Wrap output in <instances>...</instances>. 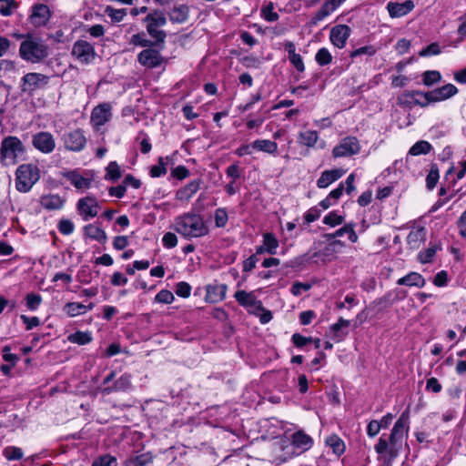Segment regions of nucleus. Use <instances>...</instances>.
Wrapping results in <instances>:
<instances>
[{"label":"nucleus","mask_w":466,"mask_h":466,"mask_svg":"<svg viewBox=\"0 0 466 466\" xmlns=\"http://www.w3.org/2000/svg\"><path fill=\"white\" fill-rule=\"evenodd\" d=\"M458 93V88L452 84H447L428 92V98L435 103L447 100Z\"/></svg>","instance_id":"f3484780"},{"label":"nucleus","mask_w":466,"mask_h":466,"mask_svg":"<svg viewBox=\"0 0 466 466\" xmlns=\"http://www.w3.org/2000/svg\"><path fill=\"white\" fill-rule=\"evenodd\" d=\"M25 146L20 138L8 136L1 142L0 162L5 167L15 166L25 159Z\"/></svg>","instance_id":"7ed1b4c3"},{"label":"nucleus","mask_w":466,"mask_h":466,"mask_svg":"<svg viewBox=\"0 0 466 466\" xmlns=\"http://www.w3.org/2000/svg\"><path fill=\"white\" fill-rule=\"evenodd\" d=\"M426 240V230L424 228H414L407 237V244L411 249H418Z\"/></svg>","instance_id":"cd10ccee"},{"label":"nucleus","mask_w":466,"mask_h":466,"mask_svg":"<svg viewBox=\"0 0 466 466\" xmlns=\"http://www.w3.org/2000/svg\"><path fill=\"white\" fill-rule=\"evenodd\" d=\"M226 284H209L206 288L205 299L209 303H217L222 301L226 298L227 293Z\"/></svg>","instance_id":"aec40b11"},{"label":"nucleus","mask_w":466,"mask_h":466,"mask_svg":"<svg viewBox=\"0 0 466 466\" xmlns=\"http://www.w3.org/2000/svg\"><path fill=\"white\" fill-rule=\"evenodd\" d=\"M344 174L345 171L341 168L325 170L321 173L320 177L317 180V187L319 188H326L333 182L339 179Z\"/></svg>","instance_id":"4be33fe9"},{"label":"nucleus","mask_w":466,"mask_h":466,"mask_svg":"<svg viewBox=\"0 0 466 466\" xmlns=\"http://www.w3.org/2000/svg\"><path fill=\"white\" fill-rule=\"evenodd\" d=\"M262 243L263 248L266 249V253L270 255L277 254V249L279 246V242L272 233H264Z\"/></svg>","instance_id":"f704fd0d"},{"label":"nucleus","mask_w":466,"mask_h":466,"mask_svg":"<svg viewBox=\"0 0 466 466\" xmlns=\"http://www.w3.org/2000/svg\"><path fill=\"white\" fill-rule=\"evenodd\" d=\"M337 9L338 7L331 0H325L319 10L312 16L311 23L313 25H317L319 22L330 15Z\"/></svg>","instance_id":"c85d7f7f"},{"label":"nucleus","mask_w":466,"mask_h":466,"mask_svg":"<svg viewBox=\"0 0 466 466\" xmlns=\"http://www.w3.org/2000/svg\"><path fill=\"white\" fill-rule=\"evenodd\" d=\"M440 178L439 168L436 164L431 166V170L426 177V186L430 190H432L437 185Z\"/></svg>","instance_id":"c03bdc74"},{"label":"nucleus","mask_w":466,"mask_h":466,"mask_svg":"<svg viewBox=\"0 0 466 466\" xmlns=\"http://www.w3.org/2000/svg\"><path fill=\"white\" fill-rule=\"evenodd\" d=\"M315 59L319 66H326L331 63L332 56L327 48L322 47L317 52Z\"/></svg>","instance_id":"de8ad7c7"},{"label":"nucleus","mask_w":466,"mask_h":466,"mask_svg":"<svg viewBox=\"0 0 466 466\" xmlns=\"http://www.w3.org/2000/svg\"><path fill=\"white\" fill-rule=\"evenodd\" d=\"M325 443L332 450V452L336 456L342 455L346 451L345 442L337 434H331L328 436L325 440Z\"/></svg>","instance_id":"c756f323"},{"label":"nucleus","mask_w":466,"mask_h":466,"mask_svg":"<svg viewBox=\"0 0 466 466\" xmlns=\"http://www.w3.org/2000/svg\"><path fill=\"white\" fill-rule=\"evenodd\" d=\"M106 174L105 176V178L107 180L116 181L121 177V169L119 165L112 161L108 164V166L106 168Z\"/></svg>","instance_id":"a18cd8bd"},{"label":"nucleus","mask_w":466,"mask_h":466,"mask_svg":"<svg viewBox=\"0 0 466 466\" xmlns=\"http://www.w3.org/2000/svg\"><path fill=\"white\" fill-rule=\"evenodd\" d=\"M137 61L143 66L154 68L161 65L162 56L157 50L147 48L138 54Z\"/></svg>","instance_id":"dca6fc26"},{"label":"nucleus","mask_w":466,"mask_h":466,"mask_svg":"<svg viewBox=\"0 0 466 466\" xmlns=\"http://www.w3.org/2000/svg\"><path fill=\"white\" fill-rule=\"evenodd\" d=\"M68 340L78 345H85L92 340V336L89 332L76 331L68 336Z\"/></svg>","instance_id":"79ce46f5"},{"label":"nucleus","mask_w":466,"mask_h":466,"mask_svg":"<svg viewBox=\"0 0 466 466\" xmlns=\"http://www.w3.org/2000/svg\"><path fill=\"white\" fill-rule=\"evenodd\" d=\"M152 461V457L148 454H141L130 461L131 466H146Z\"/></svg>","instance_id":"338daca9"},{"label":"nucleus","mask_w":466,"mask_h":466,"mask_svg":"<svg viewBox=\"0 0 466 466\" xmlns=\"http://www.w3.org/2000/svg\"><path fill=\"white\" fill-rule=\"evenodd\" d=\"M128 44L133 46H141V47H150L153 45L152 41L148 40L146 37V34L143 32L133 35L129 38Z\"/></svg>","instance_id":"ea45409f"},{"label":"nucleus","mask_w":466,"mask_h":466,"mask_svg":"<svg viewBox=\"0 0 466 466\" xmlns=\"http://www.w3.org/2000/svg\"><path fill=\"white\" fill-rule=\"evenodd\" d=\"M99 203L95 197L86 196L80 198L76 203V209L84 221H87L97 216Z\"/></svg>","instance_id":"9b49d317"},{"label":"nucleus","mask_w":466,"mask_h":466,"mask_svg":"<svg viewBox=\"0 0 466 466\" xmlns=\"http://www.w3.org/2000/svg\"><path fill=\"white\" fill-rule=\"evenodd\" d=\"M144 22L147 23V31L157 42L163 43L167 37L166 32L160 28L166 25L167 17L160 10H154L149 13Z\"/></svg>","instance_id":"0eeeda50"},{"label":"nucleus","mask_w":466,"mask_h":466,"mask_svg":"<svg viewBox=\"0 0 466 466\" xmlns=\"http://www.w3.org/2000/svg\"><path fill=\"white\" fill-rule=\"evenodd\" d=\"M343 222L344 218L340 215H338L335 211L329 212L323 218V223L330 227H336L342 224Z\"/></svg>","instance_id":"3c124183"},{"label":"nucleus","mask_w":466,"mask_h":466,"mask_svg":"<svg viewBox=\"0 0 466 466\" xmlns=\"http://www.w3.org/2000/svg\"><path fill=\"white\" fill-rule=\"evenodd\" d=\"M3 453L9 461L20 460L24 455L23 451L20 448L14 446L5 448Z\"/></svg>","instance_id":"603ef678"},{"label":"nucleus","mask_w":466,"mask_h":466,"mask_svg":"<svg viewBox=\"0 0 466 466\" xmlns=\"http://www.w3.org/2000/svg\"><path fill=\"white\" fill-rule=\"evenodd\" d=\"M20 318L25 325L26 330H30L40 325V319L38 317H27L26 315H21Z\"/></svg>","instance_id":"69168bd1"},{"label":"nucleus","mask_w":466,"mask_h":466,"mask_svg":"<svg viewBox=\"0 0 466 466\" xmlns=\"http://www.w3.org/2000/svg\"><path fill=\"white\" fill-rule=\"evenodd\" d=\"M377 49L373 46H365L353 50L350 56L354 59L360 56H372L376 54Z\"/></svg>","instance_id":"8fccbe9b"},{"label":"nucleus","mask_w":466,"mask_h":466,"mask_svg":"<svg viewBox=\"0 0 466 466\" xmlns=\"http://www.w3.org/2000/svg\"><path fill=\"white\" fill-rule=\"evenodd\" d=\"M105 14L111 18L112 22L119 23L127 15V9H116L108 5L105 8Z\"/></svg>","instance_id":"37998d69"},{"label":"nucleus","mask_w":466,"mask_h":466,"mask_svg":"<svg viewBox=\"0 0 466 466\" xmlns=\"http://www.w3.org/2000/svg\"><path fill=\"white\" fill-rule=\"evenodd\" d=\"M228 217L225 208H218L215 211V223L218 228H223L228 222Z\"/></svg>","instance_id":"6e6d98bb"},{"label":"nucleus","mask_w":466,"mask_h":466,"mask_svg":"<svg viewBox=\"0 0 466 466\" xmlns=\"http://www.w3.org/2000/svg\"><path fill=\"white\" fill-rule=\"evenodd\" d=\"M40 179V169L35 164H22L15 171V188L22 193L30 191Z\"/></svg>","instance_id":"423d86ee"},{"label":"nucleus","mask_w":466,"mask_h":466,"mask_svg":"<svg viewBox=\"0 0 466 466\" xmlns=\"http://www.w3.org/2000/svg\"><path fill=\"white\" fill-rule=\"evenodd\" d=\"M62 139L65 147L70 151H81L86 144V138L84 132L80 129H76L64 134Z\"/></svg>","instance_id":"f8f14e48"},{"label":"nucleus","mask_w":466,"mask_h":466,"mask_svg":"<svg viewBox=\"0 0 466 466\" xmlns=\"http://www.w3.org/2000/svg\"><path fill=\"white\" fill-rule=\"evenodd\" d=\"M201 180L195 179L187 183L185 187L178 189L176 193V198L179 201H189V199L198 191L200 188Z\"/></svg>","instance_id":"393cba45"},{"label":"nucleus","mask_w":466,"mask_h":466,"mask_svg":"<svg viewBox=\"0 0 466 466\" xmlns=\"http://www.w3.org/2000/svg\"><path fill=\"white\" fill-rule=\"evenodd\" d=\"M158 162V165L153 166L150 169V176L152 177H159L167 173L164 158L159 157Z\"/></svg>","instance_id":"13d9d810"},{"label":"nucleus","mask_w":466,"mask_h":466,"mask_svg":"<svg viewBox=\"0 0 466 466\" xmlns=\"http://www.w3.org/2000/svg\"><path fill=\"white\" fill-rule=\"evenodd\" d=\"M41 206L47 210H57L63 208L64 200L58 195H46L41 198Z\"/></svg>","instance_id":"7c9ffc66"},{"label":"nucleus","mask_w":466,"mask_h":466,"mask_svg":"<svg viewBox=\"0 0 466 466\" xmlns=\"http://www.w3.org/2000/svg\"><path fill=\"white\" fill-rule=\"evenodd\" d=\"M84 236L86 238L96 240L97 242L104 244L107 240L106 231L99 227L97 224H87L83 228Z\"/></svg>","instance_id":"a878e982"},{"label":"nucleus","mask_w":466,"mask_h":466,"mask_svg":"<svg viewBox=\"0 0 466 466\" xmlns=\"http://www.w3.org/2000/svg\"><path fill=\"white\" fill-rule=\"evenodd\" d=\"M436 253V248L431 247L428 248L425 251L419 253V260L422 263H429L431 261L432 258L434 257Z\"/></svg>","instance_id":"0e129e2a"},{"label":"nucleus","mask_w":466,"mask_h":466,"mask_svg":"<svg viewBox=\"0 0 466 466\" xmlns=\"http://www.w3.org/2000/svg\"><path fill=\"white\" fill-rule=\"evenodd\" d=\"M431 145L425 140L416 142L409 150L411 156L426 155L431 150Z\"/></svg>","instance_id":"4c0bfd02"},{"label":"nucleus","mask_w":466,"mask_h":466,"mask_svg":"<svg viewBox=\"0 0 466 466\" xmlns=\"http://www.w3.org/2000/svg\"><path fill=\"white\" fill-rule=\"evenodd\" d=\"M441 75L437 70H428L422 74V82L427 86H431L434 84L441 82Z\"/></svg>","instance_id":"a19ab883"},{"label":"nucleus","mask_w":466,"mask_h":466,"mask_svg":"<svg viewBox=\"0 0 466 466\" xmlns=\"http://www.w3.org/2000/svg\"><path fill=\"white\" fill-rule=\"evenodd\" d=\"M319 135L317 131L314 130H307L304 132H300L299 135V142L306 146L308 147H315L318 142Z\"/></svg>","instance_id":"c9c22d12"},{"label":"nucleus","mask_w":466,"mask_h":466,"mask_svg":"<svg viewBox=\"0 0 466 466\" xmlns=\"http://www.w3.org/2000/svg\"><path fill=\"white\" fill-rule=\"evenodd\" d=\"M72 56L83 65H89L96 57V52L92 44L86 40H77L71 50Z\"/></svg>","instance_id":"6e6552de"},{"label":"nucleus","mask_w":466,"mask_h":466,"mask_svg":"<svg viewBox=\"0 0 466 466\" xmlns=\"http://www.w3.org/2000/svg\"><path fill=\"white\" fill-rule=\"evenodd\" d=\"M254 150L274 155L278 150V144L268 139H257L253 141Z\"/></svg>","instance_id":"473e14b6"},{"label":"nucleus","mask_w":466,"mask_h":466,"mask_svg":"<svg viewBox=\"0 0 466 466\" xmlns=\"http://www.w3.org/2000/svg\"><path fill=\"white\" fill-rule=\"evenodd\" d=\"M289 60L298 72L302 73L305 71V65L299 54L289 57Z\"/></svg>","instance_id":"774afa93"},{"label":"nucleus","mask_w":466,"mask_h":466,"mask_svg":"<svg viewBox=\"0 0 466 466\" xmlns=\"http://www.w3.org/2000/svg\"><path fill=\"white\" fill-rule=\"evenodd\" d=\"M350 33L351 29L347 25H335L330 29L329 40L336 47L341 49L346 46Z\"/></svg>","instance_id":"2eb2a0df"},{"label":"nucleus","mask_w":466,"mask_h":466,"mask_svg":"<svg viewBox=\"0 0 466 466\" xmlns=\"http://www.w3.org/2000/svg\"><path fill=\"white\" fill-rule=\"evenodd\" d=\"M21 57L31 63H38L48 56V46L40 38L27 35L19 48Z\"/></svg>","instance_id":"39448f33"},{"label":"nucleus","mask_w":466,"mask_h":466,"mask_svg":"<svg viewBox=\"0 0 466 466\" xmlns=\"http://www.w3.org/2000/svg\"><path fill=\"white\" fill-rule=\"evenodd\" d=\"M414 6V3L411 0H406L403 3L389 2L387 4V10L390 17L397 18L411 12Z\"/></svg>","instance_id":"6ab92c4d"},{"label":"nucleus","mask_w":466,"mask_h":466,"mask_svg":"<svg viewBox=\"0 0 466 466\" xmlns=\"http://www.w3.org/2000/svg\"><path fill=\"white\" fill-rule=\"evenodd\" d=\"M175 299L173 293L167 289L160 290L155 297V300L158 303L171 304Z\"/></svg>","instance_id":"864d4df0"},{"label":"nucleus","mask_w":466,"mask_h":466,"mask_svg":"<svg viewBox=\"0 0 466 466\" xmlns=\"http://www.w3.org/2000/svg\"><path fill=\"white\" fill-rule=\"evenodd\" d=\"M426 280L419 272L411 271L397 280V285L410 288H423Z\"/></svg>","instance_id":"b1692460"},{"label":"nucleus","mask_w":466,"mask_h":466,"mask_svg":"<svg viewBox=\"0 0 466 466\" xmlns=\"http://www.w3.org/2000/svg\"><path fill=\"white\" fill-rule=\"evenodd\" d=\"M310 289V284L296 281L292 284L290 291L294 296H299L303 291L309 290Z\"/></svg>","instance_id":"e2e57ef3"},{"label":"nucleus","mask_w":466,"mask_h":466,"mask_svg":"<svg viewBox=\"0 0 466 466\" xmlns=\"http://www.w3.org/2000/svg\"><path fill=\"white\" fill-rule=\"evenodd\" d=\"M410 430V412L403 411L394 423L389 435L382 434L374 446L380 466H392L400 455Z\"/></svg>","instance_id":"f257e3e1"},{"label":"nucleus","mask_w":466,"mask_h":466,"mask_svg":"<svg viewBox=\"0 0 466 466\" xmlns=\"http://www.w3.org/2000/svg\"><path fill=\"white\" fill-rule=\"evenodd\" d=\"M64 311L69 317H76L86 313L85 304L79 302H68L64 307Z\"/></svg>","instance_id":"58836bf2"},{"label":"nucleus","mask_w":466,"mask_h":466,"mask_svg":"<svg viewBox=\"0 0 466 466\" xmlns=\"http://www.w3.org/2000/svg\"><path fill=\"white\" fill-rule=\"evenodd\" d=\"M360 151V145L355 137H346L332 149L334 158L348 157L358 154Z\"/></svg>","instance_id":"9d476101"},{"label":"nucleus","mask_w":466,"mask_h":466,"mask_svg":"<svg viewBox=\"0 0 466 466\" xmlns=\"http://www.w3.org/2000/svg\"><path fill=\"white\" fill-rule=\"evenodd\" d=\"M50 18V10L47 5L39 4L33 7L31 22L35 26L45 25Z\"/></svg>","instance_id":"5701e85b"},{"label":"nucleus","mask_w":466,"mask_h":466,"mask_svg":"<svg viewBox=\"0 0 466 466\" xmlns=\"http://www.w3.org/2000/svg\"><path fill=\"white\" fill-rule=\"evenodd\" d=\"M441 47L438 43H431L427 47L423 48L420 51L419 55L420 56H437L441 54Z\"/></svg>","instance_id":"bf43d9fd"},{"label":"nucleus","mask_w":466,"mask_h":466,"mask_svg":"<svg viewBox=\"0 0 466 466\" xmlns=\"http://www.w3.org/2000/svg\"><path fill=\"white\" fill-rule=\"evenodd\" d=\"M64 177L77 189L86 190L91 187L92 178L81 175L76 170L69 171L66 173Z\"/></svg>","instance_id":"412c9836"},{"label":"nucleus","mask_w":466,"mask_h":466,"mask_svg":"<svg viewBox=\"0 0 466 466\" xmlns=\"http://www.w3.org/2000/svg\"><path fill=\"white\" fill-rule=\"evenodd\" d=\"M174 229L185 238H201L208 234V227L200 215L185 213L175 218Z\"/></svg>","instance_id":"f03ea898"},{"label":"nucleus","mask_w":466,"mask_h":466,"mask_svg":"<svg viewBox=\"0 0 466 466\" xmlns=\"http://www.w3.org/2000/svg\"><path fill=\"white\" fill-rule=\"evenodd\" d=\"M91 466H117V461L115 456L105 454L96 458Z\"/></svg>","instance_id":"49530a36"},{"label":"nucleus","mask_w":466,"mask_h":466,"mask_svg":"<svg viewBox=\"0 0 466 466\" xmlns=\"http://www.w3.org/2000/svg\"><path fill=\"white\" fill-rule=\"evenodd\" d=\"M176 294L181 298H188L191 293V286L185 281L178 282L176 286Z\"/></svg>","instance_id":"4d7b16f0"},{"label":"nucleus","mask_w":466,"mask_h":466,"mask_svg":"<svg viewBox=\"0 0 466 466\" xmlns=\"http://www.w3.org/2000/svg\"><path fill=\"white\" fill-rule=\"evenodd\" d=\"M290 441L293 448L298 451V452H294L293 455H299L309 451L313 446L314 442L313 439L301 430L294 432L290 436Z\"/></svg>","instance_id":"4468645a"},{"label":"nucleus","mask_w":466,"mask_h":466,"mask_svg":"<svg viewBox=\"0 0 466 466\" xmlns=\"http://www.w3.org/2000/svg\"><path fill=\"white\" fill-rule=\"evenodd\" d=\"M403 96L408 99L412 100L414 104L419 105L421 107L428 106L431 103H434L428 98V92H421L417 90L406 91Z\"/></svg>","instance_id":"2f4dec72"},{"label":"nucleus","mask_w":466,"mask_h":466,"mask_svg":"<svg viewBox=\"0 0 466 466\" xmlns=\"http://www.w3.org/2000/svg\"><path fill=\"white\" fill-rule=\"evenodd\" d=\"M345 248V243L341 240H333L326 245L322 249V256L329 260L332 259L336 254L340 253Z\"/></svg>","instance_id":"72a5a7b5"},{"label":"nucleus","mask_w":466,"mask_h":466,"mask_svg":"<svg viewBox=\"0 0 466 466\" xmlns=\"http://www.w3.org/2000/svg\"><path fill=\"white\" fill-rule=\"evenodd\" d=\"M163 246L167 248H172L177 244V238L175 233L167 232L162 238Z\"/></svg>","instance_id":"680f3d73"},{"label":"nucleus","mask_w":466,"mask_h":466,"mask_svg":"<svg viewBox=\"0 0 466 466\" xmlns=\"http://www.w3.org/2000/svg\"><path fill=\"white\" fill-rule=\"evenodd\" d=\"M49 83V76L40 73H27L21 78L20 89L23 93L33 94Z\"/></svg>","instance_id":"1a4fd4ad"},{"label":"nucleus","mask_w":466,"mask_h":466,"mask_svg":"<svg viewBox=\"0 0 466 466\" xmlns=\"http://www.w3.org/2000/svg\"><path fill=\"white\" fill-rule=\"evenodd\" d=\"M42 303V297L39 294L29 293L25 297V304L28 309L35 311Z\"/></svg>","instance_id":"09e8293b"},{"label":"nucleus","mask_w":466,"mask_h":466,"mask_svg":"<svg viewBox=\"0 0 466 466\" xmlns=\"http://www.w3.org/2000/svg\"><path fill=\"white\" fill-rule=\"evenodd\" d=\"M132 376L128 373H125L120 376L112 386H106L104 388V393H111L113 391H126L131 389L132 386Z\"/></svg>","instance_id":"bb28decb"},{"label":"nucleus","mask_w":466,"mask_h":466,"mask_svg":"<svg viewBox=\"0 0 466 466\" xmlns=\"http://www.w3.org/2000/svg\"><path fill=\"white\" fill-rule=\"evenodd\" d=\"M32 144L37 150L44 154L53 152L56 147V141L53 135L46 131L34 135Z\"/></svg>","instance_id":"ddd939ff"},{"label":"nucleus","mask_w":466,"mask_h":466,"mask_svg":"<svg viewBox=\"0 0 466 466\" xmlns=\"http://www.w3.org/2000/svg\"><path fill=\"white\" fill-rule=\"evenodd\" d=\"M170 20L175 23H184L188 17V8L186 5L175 7L169 15Z\"/></svg>","instance_id":"e433bc0d"},{"label":"nucleus","mask_w":466,"mask_h":466,"mask_svg":"<svg viewBox=\"0 0 466 466\" xmlns=\"http://www.w3.org/2000/svg\"><path fill=\"white\" fill-rule=\"evenodd\" d=\"M237 302L244 307L249 313L259 317L262 324H267L272 319V313L266 309L262 302L257 299L254 292L246 290H238L234 295Z\"/></svg>","instance_id":"20e7f679"},{"label":"nucleus","mask_w":466,"mask_h":466,"mask_svg":"<svg viewBox=\"0 0 466 466\" xmlns=\"http://www.w3.org/2000/svg\"><path fill=\"white\" fill-rule=\"evenodd\" d=\"M5 3V5L0 6V14L3 16H9L13 14L14 10L17 8L18 5L15 0H8Z\"/></svg>","instance_id":"052dcab7"},{"label":"nucleus","mask_w":466,"mask_h":466,"mask_svg":"<svg viewBox=\"0 0 466 466\" xmlns=\"http://www.w3.org/2000/svg\"><path fill=\"white\" fill-rule=\"evenodd\" d=\"M58 230L63 235H70L75 230V225L70 219H61L58 223Z\"/></svg>","instance_id":"5fc2aeb1"},{"label":"nucleus","mask_w":466,"mask_h":466,"mask_svg":"<svg viewBox=\"0 0 466 466\" xmlns=\"http://www.w3.org/2000/svg\"><path fill=\"white\" fill-rule=\"evenodd\" d=\"M112 106L109 104H102L96 106L91 113V121L96 127L104 126L111 118Z\"/></svg>","instance_id":"a211bd4d"}]
</instances>
